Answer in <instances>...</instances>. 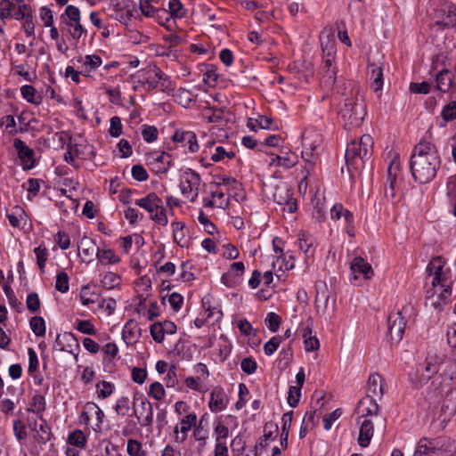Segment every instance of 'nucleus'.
<instances>
[{"label": "nucleus", "instance_id": "obj_1", "mask_svg": "<svg viewBox=\"0 0 456 456\" xmlns=\"http://www.w3.org/2000/svg\"><path fill=\"white\" fill-rule=\"evenodd\" d=\"M441 158L436 146L424 138L417 143L411 157L410 169L413 179L419 183H428L436 175Z\"/></svg>", "mask_w": 456, "mask_h": 456}, {"label": "nucleus", "instance_id": "obj_2", "mask_svg": "<svg viewBox=\"0 0 456 456\" xmlns=\"http://www.w3.org/2000/svg\"><path fill=\"white\" fill-rule=\"evenodd\" d=\"M427 272H428L431 278V286L426 291V306L433 310L442 311L450 301L452 282L439 259L431 261L427 267Z\"/></svg>", "mask_w": 456, "mask_h": 456}, {"label": "nucleus", "instance_id": "obj_3", "mask_svg": "<svg viewBox=\"0 0 456 456\" xmlns=\"http://www.w3.org/2000/svg\"><path fill=\"white\" fill-rule=\"evenodd\" d=\"M373 151V139L370 134H363L358 140L351 141L346 150V162L348 167L361 169L365 161L370 159Z\"/></svg>", "mask_w": 456, "mask_h": 456}, {"label": "nucleus", "instance_id": "obj_4", "mask_svg": "<svg viewBox=\"0 0 456 456\" xmlns=\"http://www.w3.org/2000/svg\"><path fill=\"white\" fill-rule=\"evenodd\" d=\"M339 114L346 128L360 126L366 115L363 100L357 94L346 98Z\"/></svg>", "mask_w": 456, "mask_h": 456}, {"label": "nucleus", "instance_id": "obj_5", "mask_svg": "<svg viewBox=\"0 0 456 456\" xmlns=\"http://www.w3.org/2000/svg\"><path fill=\"white\" fill-rule=\"evenodd\" d=\"M134 204L150 214V218L161 226L168 224L166 208L162 200L154 192L149 193L143 198L137 199Z\"/></svg>", "mask_w": 456, "mask_h": 456}, {"label": "nucleus", "instance_id": "obj_6", "mask_svg": "<svg viewBox=\"0 0 456 456\" xmlns=\"http://www.w3.org/2000/svg\"><path fill=\"white\" fill-rule=\"evenodd\" d=\"M28 6L24 0H0V34H4V26L7 20H19Z\"/></svg>", "mask_w": 456, "mask_h": 456}, {"label": "nucleus", "instance_id": "obj_7", "mask_svg": "<svg viewBox=\"0 0 456 456\" xmlns=\"http://www.w3.org/2000/svg\"><path fill=\"white\" fill-rule=\"evenodd\" d=\"M142 81L148 90L159 88L164 92L171 87L168 77L156 66L142 71Z\"/></svg>", "mask_w": 456, "mask_h": 456}, {"label": "nucleus", "instance_id": "obj_8", "mask_svg": "<svg viewBox=\"0 0 456 456\" xmlns=\"http://www.w3.org/2000/svg\"><path fill=\"white\" fill-rule=\"evenodd\" d=\"M200 181V175L191 168H187L181 175V192L191 202H195L198 198Z\"/></svg>", "mask_w": 456, "mask_h": 456}, {"label": "nucleus", "instance_id": "obj_9", "mask_svg": "<svg viewBox=\"0 0 456 456\" xmlns=\"http://www.w3.org/2000/svg\"><path fill=\"white\" fill-rule=\"evenodd\" d=\"M322 136L315 131H307L302 134V158L308 164L307 168L314 166V152L320 147Z\"/></svg>", "mask_w": 456, "mask_h": 456}, {"label": "nucleus", "instance_id": "obj_10", "mask_svg": "<svg viewBox=\"0 0 456 456\" xmlns=\"http://www.w3.org/2000/svg\"><path fill=\"white\" fill-rule=\"evenodd\" d=\"M444 443L441 438H421L413 456H444Z\"/></svg>", "mask_w": 456, "mask_h": 456}, {"label": "nucleus", "instance_id": "obj_11", "mask_svg": "<svg viewBox=\"0 0 456 456\" xmlns=\"http://www.w3.org/2000/svg\"><path fill=\"white\" fill-rule=\"evenodd\" d=\"M403 311L390 314L387 320L388 334L390 340L395 343H398L403 336L406 321L403 316Z\"/></svg>", "mask_w": 456, "mask_h": 456}, {"label": "nucleus", "instance_id": "obj_12", "mask_svg": "<svg viewBox=\"0 0 456 456\" xmlns=\"http://www.w3.org/2000/svg\"><path fill=\"white\" fill-rule=\"evenodd\" d=\"M197 424V415L191 412L183 416L179 423L174 428V440L175 443L183 444L188 436L189 431Z\"/></svg>", "mask_w": 456, "mask_h": 456}, {"label": "nucleus", "instance_id": "obj_13", "mask_svg": "<svg viewBox=\"0 0 456 456\" xmlns=\"http://www.w3.org/2000/svg\"><path fill=\"white\" fill-rule=\"evenodd\" d=\"M110 5L115 12L112 17L123 24H127L133 16L132 2L130 0H110Z\"/></svg>", "mask_w": 456, "mask_h": 456}, {"label": "nucleus", "instance_id": "obj_14", "mask_svg": "<svg viewBox=\"0 0 456 456\" xmlns=\"http://www.w3.org/2000/svg\"><path fill=\"white\" fill-rule=\"evenodd\" d=\"M171 161V155L165 151H153L146 156L147 164L157 173H166Z\"/></svg>", "mask_w": 456, "mask_h": 456}, {"label": "nucleus", "instance_id": "obj_15", "mask_svg": "<svg viewBox=\"0 0 456 456\" xmlns=\"http://www.w3.org/2000/svg\"><path fill=\"white\" fill-rule=\"evenodd\" d=\"M13 147L16 149L18 157L20 159L24 170L32 169L35 167V152L21 139L16 138L13 141Z\"/></svg>", "mask_w": 456, "mask_h": 456}, {"label": "nucleus", "instance_id": "obj_16", "mask_svg": "<svg viewBox=\"0 0 456 456\" xmlns=\"http://www.w3.org/2000/svg\"><path fill=\"white\" fill-rule=\"evenodd\" d=\"M171 139L174 142L180 143L182 147H186L189 152L194 153L200 149L196 134L193 131L177 129Z\"/></svg>", "mask_w": 456, "mask_h": 456}, {"label": "nucleus", "instance_id": "obj_17", "mask_svg": "<svg viewBox=\"0 0 456 456\" xmlns=\"http://www.w3.org/2000/svg\"><path fill=\"white\" fill-rule=\"evenodd\" d=\"M367 75L370 82V88L374 93H379V96H380L384 83L382 63L369 61Z\"/></svg>", "mask_w": 456, "mask_h": 456}, {"label": "nucleus", "instance_id": "obj_18", "mask_svg": "<svg viewBox=\"0 0 456 456\" xmlns=\"http://www.w3.org/2000/svg\"><path fill=\"white\" fill-rule=\"evenodd\" d=\"M100 248L95 241L91 238L84 236L78 244V251L82 256V260L87 264L93 262L97 256Z\"/></svg>", "mask_w": 456, "mask_h": 456}, {"label": "nucleus", "instance_id": "obj_19", "mask_svg": "<svg viewBox=\"0 0 456 456\" xmlns=\"http://www.w3.org/2000/svg\"><path fill=\"white\" fill-rule=\"evenodd\" d=\"M298 331L304 338V346L305 351H316L320 347L318 338L313 335V323L309 320L306 323H302L298 328Z\"/></svg>", "mask_w": 456, "mask_h": 456}, {"label": "nucleus", "instance_id": "obj_20", "mask_svg": "<svg viewBox=\"0 0 456 456\" xmlns=\"http://www.w3.org/2000/svg\"><path fill=\"white\" fill-rule=\"evenodd\" d=\"M229 400L222 387H215L208 401V407L212 412H220L226 409Z\"/></svg>", "mask_w": 456, "mask_h": 456}, {"label": "nucleus", "instance_id": "obj_21", "mask_svg": "<svg viewBox=\"0 0 456 456\" xmlns=\"http://www.w3.org/2000/svg\"><path fill=\"white\" fill-rule=\"evenodd\" d=\"M350 270L354 280L358 279V274L362 275L365 280H370L374 275L371 265L361 256L353 259L350 264Z\"/></svg>", "mask_w": 456, "mask_h": 456}, {"label": "nucleus", "instance_id": "obj_22", "mask_svg": "<svg viewBox=\"0 0 456 456\" xmlns=\"http://www.w3.org/2000/svg\"><path fill=\"white\" fill-rule=\"evenodd\" d=\"M443 362L444 355L429 353L424 362V378L428 379L435 374H437L443 365Z\"/></svg>", "mask_w": 456, "mask_h": 456}, {"label": "nucleus", "instance_id": "obj_23", "mask_svg": "<svg viewBox=\"0 0 456 456\" xmlns=\"http://www.w3.org/2000/svg\"><path fill=\"white\" fill-rule=\"evenodd\" d=\"M384 395V384L381 375L379 373H373L369 377L366 395L373 398H382Z\"/></svg>", "mask_w": 456, "mask_h": 456}, {"label": "nucleus", "instance_id": "obj_24", "mask_svg": "<svg viewBox=\"0 0 456 456\" xmlns=\"http://www.w3.org/2000/svg\"><path fill=\"white\" fill-rule=\"evenodd\" d=\"M334 57L331 54V52L329 51L327 53V57L323 59L322 62V82L327 86H332L336 81L337 76V68L333 66Z\"/></svg>", "mask_w": 456, "mask_h": 456}, {"label": "nucleus", "instance_id": "obj_25", "mask_svg": "<svg viewBox=\"0 0 456 456\" xmlns=\"http://www.w3.org/2000/svg\"><path fill=\"white\" fill-rule=\"evenodd\" d=\"M379 406L376 401V398L365 395L358 403L357 411L361 418H366L368 416L378 415Z\"/></svg>", "mask_w": 456, "mask_h": 456}, {"label": "nucleus", "instance_id": "obj_26", "mask_svg": "<svg viewBox=\"0 0 456 456\" xmlns=\"http://www.w3.org/2000/svg\"><path fill=\"white\" fill-rule=\"evenodd\" d=\"M174 241L182 248H188L190 238L186 230L185 224L180 221H175L171 224Z\"/></svg>", "mask_w": 456, "mask_h": 456}, {"label": "nucleus", "instance_id": "obj_27", "mask_svg": "<svg viewBox=\"0 0 456 456\" xmlns=\"http://www.w3.org/2000/svg\"><path fill=\"white\" fill-rule=\"evenodd\" d=\"M374 434V425L370 419H363L360 423L358 444L361 447L369 446Z\"/></svg>", "mask_w": 456, "mask_h": 456}, {"label": "nucleus", "instance_id": "obj_28", "mask_svg": "<svg viewBox=\"0 0 456 456\" xmlns=\"http://www.w3.org/2000/svg\"><path fill=\"white\" fill-rule=\"evenodd\" d=\"M139 331L140 329L137 323L133 320H129L123 328L122 338L126 345H132L136 342Z\"/></svg>", "mask_w": 456, "mask_h": 456}, {"label": "nucleus", "instance_id": "obj_29", "mask_svg": "<svg viewBox=\"0 0 456 456\" xmlns=\"http://www.w3.org/2000/svg\"><path fill=\"white\" fill-rule=\"evenodd\" d=\"M39 419L41 422L38 428L34 432V438L38 444H45L47 442L51 440V428L47 424L46 420L43 418V416L39 417Z\"/></svg>", "mask_w": 456, "mask_h": 456}, {"label": "nucleus", "instance_id": "obj_30", "mask_svg": "<svg viewBox=\"0 0 456 456\" xmlns=\"http://www.w3.org/2000/svg\"><path fill=\"white\" fill-rule=\"evenodd\" d=\"M235 157V151L230 145H216L211 152L210 159L214 162L224 161L225 159H232Z\"/></svg>", "mask_w": 456, "mask_h": 456}, {"label": "nucleus", "instance_id": "obj_31", "mask_svg": "<svg viewBox=\"0 0 456 456\" xmlns=\"http://www.w3.org/2000/svg\"><path fill=\"white\" fill-rule=\"evenodd\" d=\"M96 258L101 265H111L120 263L121 258L111 248L100 249Z\"/></svg>", "mask_w": 456, "mask_h": 456}, {"label": "nucleus", "instance_id": "obj_32", "mask_svg": "<svg viewBox=\"0 0 456 456\" xmlns=\"http://www.w3.org/2000/svg\"><path fill=\"white\" fill-rule=\"evenodd\" d=\"M20 94L31 104L40 105L43 102V96L30 85L22 86L20 87Z\"/></svg>", "mask_w": 456, "mask_h": 456}, {"label": "nucleus", "instance_id": "obj_33", "mask_svg": "<svg viewBox=\"0 0 456 456\" xmlns=\"http://www.w3.org/2000/svg\"><path fill=\"white\" fill-rule=\"evenodd\" d=\"M18 20H23L22 30L28 37H35V24L33 21V14L31 7L28 6V10H26L22 15L20 16Z\"/></svg>", "mask_w": 456, "mask_h": 456}, {"label": "nucleus", "instance_id": "obj_34", "mask_svg": "<svg viewBox=\"0 0 456 456\" xmlns=\"http://www.w3.org/2000/svg\"><path fill=\"white\" fill-rule=\"evenodd\" d=\"M298 247L305 254V255H313L314 251V243L315 240L314 238L305 232H301L298 234Z\"/></svg>", "mask_w": 456, "mask_h": 456}, {"label": "nucleus", "instance_id": "obj_35", "mask_svg": "<svg viewBox=\"0 0 456 456\" xmlns=\"http://www.w3.org/2000/svg\"><path fill=\"white\" fill-rule=\"evenodd\" d=\"M281 194H285L286 203L284 204V210L288 213H294L297 210V204L292 200V193L290 190L287 187H278L275 189L273 198H281Z\"/></svg>", "mask_w": 456, "mask_h": 456}, {"label": "nucleus", "instance_id": "obj_36", "mask_svg": "<svg viewBox=\"0 0 456 456\" xmlns=\"http://www.w3.org/2000/svg\"><path fill=\"white\" fill-rule=\"evenodd\" d=\"M436 88L443 92H448L452 85V77L448 69H443L436 75Z\"/></svg>", "mask_w": 456, "mask_h": 456}, {"label": "nucleus", "instance_id": "obj_37", "mask_svg": "<svg viewBox=\"0 0 456 456\" xmlns=\"http://www.w3.org/2000/svg\"><path fill=\"white\" fill-rule=\"evenodd\" d=\"M46 403L45 398L41 394H35L31 399V403L29 407L28 408V411L36 413L39 417L43 416V412L45 411Z\"/></svg>", "mask_w": 456, "mask_h": 456}, {"label": "nucleus", "instance_id": "obj_38", "mask_svg": "<svg viewBox=\"0 0 456 456\" xmlns=\"http://www.w3.org/2000/svg\"><path fill=\"white\" fill-rule=\"evenodd\" d=\"M141 407H142L143 412H145V415H142V413H141L142 416L136 415V418L141 422L142 426H144V427L149 426L153 421L152 405L146 399H142L141 401Z\"/></svg>", "mask_w": 456, "mask_h": 456}, {"label": "nucleus", "instance_id": "obj_39", "mask_svg": "<svg viewBox=\"0 0 456 456\" xmlns=\"http://www.w3.org/2000/svg\"><path fill=\"white\" fill-rule=\"evenodd\" d=\"M101 277V282L107 289H113L121 284V277L116 273L106 272Z\"/></svg>", "mask_w": 456, "mask_h": 456}, {"label": "nucleus", "instance_id": "obj_40", "mask_svg": "<svg viewBox=\"0 0 456 456\" xmlns=\"http://www.w3.org/2000/svg\"><path fill=\"white\" fill-rule=\"evenodd\" d=\"M61 23L65 26L62 29H66L69 37L75 41H77L86 32L80 21L69 22L65 20Z\"/></svg>", "mask_w": 456, "mask_h": 456}, {"label": "nucleus", "instance_id": "obj_41", "mask_svg": "<svg viewBox=\"0 0 456 456\" xmlns=\"http://www.w3.org/2000/svg\"><path fill=\"white\" fill-rule=\"evenodd\" d=\"M456 412V400H452L448 396L443 401L440 417L443 421L450 419Z\"/></svg>", "mask_w": 456, "mask_h": 456}, {"label": "nucleus", "instance_id": "obj_42", "mask_svg": "<svg viewBox=\"0 0 456 456\" xmlns=\"http://www.w3.org/2000/svg\"><path fill=\"white\" fill-rule=\"evenodd\" d=\"M442 381L441 380H433L428 387V400L431 403H435L439 402V400L443 397V389L441 387Z\"/></svg>", "mask_w": 456, "mask_h": 456}, {"label": "nucleus", "instance_id": "obj_43", "mask_svg": "<svg viewBox=\"0 0 456 456\" xmlns=\"http://www.w3.org/2000/svg\"><path fill=\"white\" fill-rule=\"evenodd\" d=\"M86 409L91 413H94L97 422L94 427V430L95 432H100L102 430V424L104 418V412L94 402H88L86 403Z\"/></svg>", "mask_w": 456, "mask_h": 456}, {"label": "nucleus", "instance_id": "obj_44", "mask_svg": "<svg viewBox=\"0 0 456 456\" xmlns=\"http://www.w3.org/2000/svg\"><path fill=\"white\" fill-rule=\"evenodd\" d=\"M126 452L129 456H148L147 452L142 448V444L135 439H128Z\"/></svg>", "mask_w": 456, "mask_h": 456}, {"label": "nucleus", "instance_id": "obj_45", "mask_svg": "<svg viewBox=\"0 0 456 456\" xmlns=\"http://www.w3.org/2000/svg\"><path fill=\"white\" fill-rule=\"evenodd\" d=\"M87 438L84 432L80 429H76L73 432H71L68 436V443L70 445L78 447V448H84L86 444Z\"/></svg>", "mask_w": 456, "mask_h": 456}, {"label": "nucleus", "instance_id": "obj_46", "mask_svg": "<svg viewBox=\"0 0 456 456\" xmlns=\"http://www.w3.org/2000/svg\"><path fill=\"white\" fill-rule=\"evenodd\" d=\"M75 22L80 21L81 14L79 9L75 5H67L64 12L61 15V21Z\"/></svg>", "mask_w": 456, "mask_h": 456}, {"label": "nucleus", "instance_id": "obj_47", "mask_svg": "<svg viewBox=\"0 0 456 456\" xmlns=\"http://www.w3.org/2000/svg\"><path fill=\"white\" fill-rule=\"evenodd\" d=\"M30 328L37 337H44L45 335L46 327L45 320L41 316H34L29 321Z\"/></svg>", "mask_w": 456, "mask_h": 456}, {"label": "nucleus", "instance_id": "obj_48", "mask_svg": "<svg viewBox=\"0 0 456 456\" xmlns=\"http://www.w3.org/2000/svg\"><path fill=\"white\" fill-rule=\"evenodd\" d=\"M61 340H65L67 342H69V341L73 342L75 344L77 351H78L79 344L77 342L75 338L69 333H65L63 336L57 335L55 343L58 346H60V350L71 353L74 355L75 359L77 360L78 353L74 352L72 349L69 350L68 348H66L64 346H62L61 344Z\"/></svg>", "mask_w": 456, "mask_h": 456}, {"label": "nucleus", "instance_id": "obj_49", "mask_svg": "<svg viewBox=\"0 0 456 456\" xmlns=\"http://www.w3.org/2000/svg\"><path fill=\"white\" fill-rule=\"evenodd\" d=\"M115 386L109 381H100L96 384V393L100 399H106L110 396L114 391Z\"/></svg>", "mask_w": 456, "mask_h": 456}, {"label": "nucleus", "instance_id": "obj_50", "mask_svg": "<svg viewBox=\"0 0 456 456\" xmlns=\"http://www.w3.org/2000/svg\"><path fill=\"white\" fill-rule=\"evenodd\" d=\"M148 395L156 401H162L166 396V391L160 382L155 381L149 387Z\"/></svg>", "mask_w": 456, "mask_h": 456}, {"label": "nucleus", "instance_id": "obj_51", "mask_svg": "<svg viewBox=\"0 0 456 456\" xmlns=\"http://www.w3.org/2000/svg\"><path fill=\"white\" fill-rule=\"evenodd\" d=\"M79 297L82 305L88 306L91 304L96 302L98 296L96 293L91 290V288L89 286H84L81 289Z\"/></svg>", "mask_w": 456, "mask_h": 456}, {"label": "nucleus", "instance_id": "obj_52", "mask_svg": "<svg viewBox=\"0 0 456 456\" xmlns=\"http://www.w3.org/2000/svg\"><path fill=\"white\" fill-rule=\"evenodd\" d=\"M142 136L146 142L151 143L158 139L159 130L155 126L144 124L142 126Z\"/></svg>", "mask_w": 456, "mask_h": 456}, {"label": "nucleus", "instance_id": "obj_53", "mask_svg": "<svg viewBox=\"0 0 456 456\" xmlns=\"http://www.w3.org/2000/svg\"><path fill=\"white\" fill-rule=\"evenodd\" d=\"M25 212L20 206L12 208V212L7 214V218L13 227L20 226V220L24 218Z\"/></svg>", "mask_w": 456, "mask_h": 456}, {"label": "nucleus", "instance_id": "obj_54", "mask_svg": "<svg viewBox=\"0 0 456 456\" xmlns=\"http://www.w3.org/2000/svg\"><path fill=\"white\" fill-rule=\"evenodd\" d=\"M102 63V58L98 55H86L83 62L84 72H90L97 69Z\"/></svg>", "mask_w": 456, "mask_h": 456}, {"label": "nucleus", "instance_id": "obj_55", "mask_svg": "<svg viewBox=\"0 0 456 456\" xmlns=\"http://www.w3.org/2000/svg\"><path fill=\"white\" fill-rule=\"evenodd\" d=\"M168 8L170 16L174 19H181L185 15L183 6L180 0H169Z\"/></svg>", "mask_w": 456, "mask_h": 456}, {"label": "nucleus", "instance_id": "obj_56", "mask_svg": "<svg viewBox=\"0 0 456 456\" xmlns=\"http://www.w3.org/2000/svg\"><path fill=\"white\" fill-rule=\"evenodd\" d=\"M203 117L209 123L220 122L224 118V111L220 109H206Z\"/></svg>", "mask_w": 456, "mask_h": 456}, {"label": "nucleus", "instance_id": "obj_57", "mask_svg": "<svg viewBox=\"0 0 456 456\" xmlns=\"http://www.w3.org/2000/svg\"><path fill=\"white\" fill-rule=\"evenodd\" d=\"M164 382L167 387H175L178 385L179 379L177 374V368L175 365L169 367L164 378Z\"/></svg>", "mask_w": 456, "mask_h": 456}, {"label": "nucleus", "instance_id": "obj_58", "mask_svg": "<svg viewBox=\"0 0 456 456\" xmlns=\"http://www.w3.org/2000/svg\"><path fill=\"white\" fill-rule=\"evenodd\" d=\"M281 162V167L289 169L296 166L298 162V158L296 154L292 152H286L285 155H280L279 160Z\"/></svg>", "mask_w": 456, "mask_h": 456}, {"label": "nucleus", "instance_id": "obj_59", "mask_svg": "<svg viewBox=\"0 0 456 456\" xmlns=\"http://www.w3.org/2000/svg\"><path fill=\"white\" fill-rule=\"evenodd\" d=\"M55 289L61 293H66L69 291V276L65 272H61L57 273L55 281Z\"/></svg>", "mask_w": 456, "mask_h": 456}, {"label": "nucleus", "instance_id": "obj_60", "mask_svg": "<svg viewBox=\"0 0 456 456\" xmlns=\"http://www.w3.org/2000/svg\"><path fill=\"white\" fill-rule=\"evenodd\" d=\"M282 342V338L280 336L273 337L269 341H267L264 346V352L267 356L273 355L281 343Z\"/></svg>", "mask_w": 456, "mask_h": 456}, {"label": "nucleus", "instance_id": "obj_61", "mask_svg": "<svg viewBox=\"0 0 456 456\" xmlns=\"http://www.w3.org/2000/svg\"><path fill=\"white\" fill-rule=\"evenodd\" d=\"M313 217L317 222H322L325 219V208L323 202L320 199L314 200Z\"/></svg>", "mask_w": 456, "mask_h": 456}, {"label": "nucleus", "instance_id": "obj_62", "mask_svg": "<svg viewBox=\"0 0 456 456\" xmlns=\"http://www.w3.org/2000/svg\"><path fill=\"white\" fill-rule=\"evenodd\" d=\"M265 322L267 328L272 332H276L279 330L281 320V317L277 314L271 312V313L267 314V316H266Z\"/></svg>", "mask_w": 456, "mask_h": 456}, {"label": "nucleus", "instance_id": "obj_63", "mask_svg": "<svg viewBox=\"0 0 456 456\" xmlns=\"http://www.w3.org/2000/svg\"><path fill=\"white\" fill-rule=\"evenodd\" d=\"M441 117L445 121H452L456 118V101L449 102L443 108Z\"/></svg>", "mask_w": 456, "mask_h": 456}, {"label": "nucleus", "instance_id": "obj_64", "mask_svg": "<svg viewBox=\"0 0 456 456\" xmlns=\"http://www.w3.org/2000/svg\"><path fill=\"white\" fill-rule=\"evenodd\" d=\"M443 365H444V368L441 375L447 377L449 379H454L456 377V357L445 362L444 361Z\"/></svg>", "mask_w": 456, "mask_h": 456}]
</instances>
